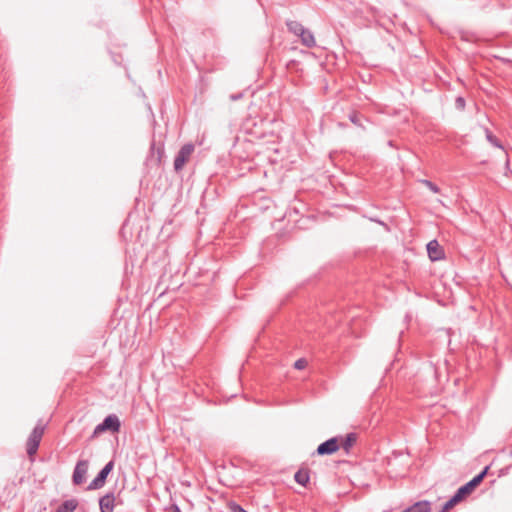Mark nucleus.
<instances>
[{"label": "nucleus", "mask_w": 512, "mask_h": 512, "mask_svg": "<svg viewBox=\"0 0 512 512\" xmlns=\"http://www.w3.org/2000/svg\"><path fill=\"white\" fill-rule=\"evenodd\" d=\"M295 481L302 485L306 486V484L309 482L310 476L308 469H299L295 475H294Z\"/></svg>", "instance_id": "13"}, {"label": "nucleus", "mask_w": 512, "mask_h": 512, "mask_svg": "<svg viewBox=\"0 0 512 512\" xmlns=\"http://www.w3.org/2000/svg\"><path fill=\"white\" fill-rule=\"evenodd\" d=\"M306 365H307V361H306L305 359H303V358L298 359V360H297V361H295V363H294V367H295L296 369H298V370H301V369L305 368V367H306Z\"/></svg>", "instance_id": "19"}, {"label": "nucleus", "mask_w": 512, "mask_h": 512, "mask_svg": "<svg viewBox=\"0 0 512 512\" xmlns=\"http://www.w3.org/2000/svg\"><path fill=\"white\" fill-rule=\"evenodd\" d=\"M431 511V504L429 501L423 500L416 502L412 506L408 507L402 512H430Z\"/></svg>", "instance_id": "11"}, {"label": "nucleus", "mask_w": 512, "mask_h": 512, "mask_svg": "<svg viewBox=\"0 0 512 512\" xmlns=\"http://www.w3.org/2000/svg\"><path fill=\"white\" fill-rule=\"evenodd\" d=\"M44 430L45 426L41 423H38L29 435L26 442V452L30 458H32L37 453L44 434Z\"/></svg>", "instance_id": "1"}, {"label": "nucleus", "mask_w": 512, "mask_h": 512, "mask_svg": "<svg viewBox=\"0 0 512 512\" xmlns=\"http://www.w3.org/2000/svg\"><path fill=\"white\" fill-rule=\"evenodd\" d=\"M349 119L350 121L355 124V125H358V126H362L361 122H360V119H359V116L357 113H351L349 115Z\"/></svg>", "instance_id": "20"}, {"label": "nucleus", "mask_w": 512, "mask_h": 512, "mask_svg": "<svg viewBox=\"0 0 512 512\" xmlns=\"http://www.w3.org/2000/svg\"><path fill=\"white\" fill-rule=\"evenodd\" d=\"M115 502V495L113 493H107L102 496L99 500V506L101 512H113Z\"/></svg>", "instance_id": "9"}, {"label": "nucleus", "mask_w": 512, "mask_h": 512, "mask_svg": "<svg viewBox=\"0 0 512 512\" xmlns=\"http://www.w3.org/2000/svg\"><path fill=\"white\" fill-rule=\"evenodd\" d=\"M421 182L428 188L430 189L433 193H439L440 192V188L434 184L433 182H431L430 180H421Z\"/></svg>", "instance_id": "18"}, {"label": "nucleus", "mask_w": 512, "mask_h": 512, "mask_svg": "<svg viewBox=\"0 0 512 512\" xmlns=\"http://www.w3.org/2000/svg\"><path fill=\"white\" fill-rule=\"evenodd\" d=\"M194 145L191 143H187L181 147L179 152L177 153L175 159H174V169L175 171L179 172L183 169L186 162L191 157L192 153L194 152Z\"/></svg>", "instance_id": "3"}, {"label": "nucleus", "mask_w": 512, "mask_h": 512, "mask_svg": "<svg viewBox=\"0 0 512 512\" xmlns=\"http://www.w3.org/2000/svg\"><path fill=\"white\" fill-rule=\"evenodd\" d=\"M298 37L300 38L301 43L308 48H312L316 45L313 33L306 28H304L303 33L301 32Z\"/></svg>", "instance_id": "10"}, {"label": "nucleus", "mask_w": 512, "mask_h": 512, "mask_svg": "<svg viewBox=\"0 0 512 512\" xmlns=\"http://www.w3.org/2000/svg\"><path fill=\"white\" fill-rule=\"evenodd\" d=\"M88 465V460H79L76 463L72 475V481L75 485H81L82 483H84L88 471Z\"/></svg>", "instance_id": "6"}, {"label": "nucleus", "mask_w": 512, "mask_h": 512, "mask_svg": "<svg viewBox=\"0 0 512 512\" xmlns=\"http://www.w3.org/2000/svg\"><path fill=\"white\" fill-rule=\"evenodd\" d=\"M242 96H243L242 93L232 94V95H230V100L231 101H237V100L241 99Z\"/></svg>", "instance_id": "23"}, {"label": "nucleus", "mask_w": 512, "mask_h": 512, "mask_svg": "<svg viewBox=\"0 0 512 512\" xmlns=\"http://www.w3.org/2000/svg\"><path fill=\"white\" fill-rule=\"evenodd\" d=\"M357 441V435L355 433H349L346 435V437L342 441V448L348 452L351 447L356 443Z\"/></svg>", "instance_id": "14"}, {"label": "nucleus", "mask_w": 512, "mask_h": 512, "mask_svg": "<svg viewBox=\"0 0 512 512\" xmlns=\"http://www.w3.org/2000/svg\"><path fill=\"white\" fill-rule=\"evenodd\" d=\"M286 25L288 30L296 36H298L301 32L303 33L304 26L298 21L290 20L286 22Z\"/></svg>", "instance_id": "15"}, {"label": "nucleus", "mask_w": 512, "mask_h": 512, "mask_svg": "<svg viewBox=\"0 0 512 512\" xmlns=\"http://www.w3.org/2000/svg\"><path fill=\"white\" fill-rule=\"evenodd\" d=\"M340 445L337 437L330 438L321 443L317 448L319 455H331L339 449Z\"/></svg>", "instance_id": "7"}, {"label": "nucleus", "mask_w": 512, "mask_h": 512, "mask_svg": "<svg viewBox=\"0 0 512 512\" xmlns=\"http://www.w3.org/2000/svg\"><path fill=\"white\" fill-rule=\"evenodd\" d=\"M78 506V502L75 499H70L64 501L61 505L58 506L56 512H74Z\"/></svg>", "instance_id": "12"}, {"label": "nucleus", "mask_w": 512, "mask_h": 512, "mask_svg": "<svg viewBox=\"0 0 512 512\" xmlns=\"http://www.w3.org/2000/svg\"><path fill=\"white\" fill-rule=\"evenodd\" d=\"M114 467V462L109 461L97 474V476L89 483L88 490H97L104 486L106 478Z\"/></svg>", "instance_id": "5"}, {"label": "nucleus", "mask_w": 512, "mask_h": 512, "mask_svg": "<svg viewBox=\"0 0 512 512\" xmlns=\"http://www.w3.org/2000/svg\"><path fill=\"white\" fill-rule=\"evenodd\" d=\"M485 135L489 143H491L493 146L497 148H502V145L500 144L499 140L496 138V136L492 134V132L488 128L485 129Z\"/></svg>", "instance_id": "17"}, {"label": "nucleus", "mask_w": 512, "mask_h": 512, "mask_svg": "<svg viewBox=\"0 0 512 512\" xmlns=\"http://www.w3.org/2000/svg\"><path fill=\"white\" fill-rule=\"evenodd\" d=\"M169 512H182L180 507L177 505V504H172L169 508H168Z\"/></svg>", "instance_id": "22"}, {"label": "nucleus", "mask_w": 512, "mask_h": 512, "mask_svg": "<svg viewBox=\"0 0 512 512\" xmlns=\"http://www.w3.org/2000/svg\"><path fill=\"white\" fill-rule=\"evenodd\" d=\"M488 469L489 467L486 466L478 475H476L469 482L461 486L457 490L458 495H460L462 498H465L467 495L472 493V491L483 481Z\"/></svg>", "instance_id": "4"}, {"label": "nucleus", "mask_w": 512, "mask_h": 512, "mask_svg": "<svg viewBox=\"0 0 512 512\" xmlns=\"http://www.w3.org/2000/svg\"><path fill=\"white\" fill-rule=\"evenodd\" d=\"M121 427L120 420L117 415L110 414L102 421V423L98 424L94 431L93 436H98L101 433L106 431H110L112 433L119 432Z\"/></svg>", "instance_id": "2"}, {"label": "nucleus", "mask_w": 512, "mask_h": 512, "mask_svg": "<svg viewBox=\"0 0 512 512\" xmlns=\"http://www.w3.org/2000/svg\"><path fill=\"white\" fill-rule=\"evenodd\" d=\"M463 498L458 495V492L454 494L442 507L440 512H447L450 510L454 505H456L458 502H460Z\"/></svg>", "instance_id": "16"}, {"label": "nucleus", "mask_w": 512, "mask_h": 512, "mask_svg": "<svg viewBox=\"0 0 512 512\" xmlns=\"http://www.w3.org/2000/svg\"><path fill=\"white\" fill-rule=\"evenodd\" d=\"M427 253L432 261H438L444 257V251L437 240H431L427 244Z\"/></svg>", "instance_id": "8"}, {"label": "nucleus", "mask_w": 512, "mask_h": 512, "mask_svg": "<svg viewBox=\"0 0 512 512\" xmlns=\"http://www.w3.org/2000/svg\"><path fill=\"white\" fill-rule=\"evenodd\" d=\"M456 105H457L458 108L463 109L465 107V100H464V98L458 97L456 99Z\"/></svg>", "instance_id": "21"}]
</instances>
